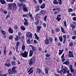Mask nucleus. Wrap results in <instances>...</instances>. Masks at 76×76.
<instances>
[{
  "label": "nucleus",
  "instance_id": "obj_51",
  "mask_svg": "<svg viewBox=\"0 0 76 76\" xmlns=\"http://www.w3.org/2000/svg\"><path fill=\"white\" fill-rule=\"evenodd\" d=\"M20 1L21 3H23V2H25V0H19Z\"/></svg>",
  "mask_w": 76,
  "mask_h": 76
},
{
  "label": "nucleus",
  "instance_id": "obj_35",
  "mask_svg": "<svg viewBox=\"0 0 76 76\" xmlns=\"http://www.w3.org/2000/svg\"><path fill=\"white\" fill-rule=\"evenodd\" d=\"M49 40L50 42H53V38L51 37H50L49 38Z\"/></svg>",
  "mask_w": 76,
  "mask_h": 76
},
{
  "label": "nucleus",
  "instance_id": "obj_52",
  "mask_svg": "<svg viewBox=\"0 0 76 76\" xmlns=\"http://www.w3.org/2000/svg\"><path fill=\"white\" fill-rule=\"evenodd\" d=\"M72 19L74 21H76V17H74L72 18Z\"/></svg>",
  "mask_w": 76,
  "mask_h": 76
},
{
  "label": "nucleus",
  "instance_id": "obj_11",
  "mask_svg": "<svg viewBox=\"0 0 76 76\" xmlns=\"http://www.w3.org/2000/svg\"><path fill=\"white\" fill-rule=\"evenodd\" d=\"M8 72L9 74V75L12 74H13L14 73V72L12 70H11V69H8Z\"/></svg>",
  "mask_w": 76,
  "mask_h": 76
},
{
  "label": "nucleus",
  "instance_id": "obj_32",
  "mask_svg": "<svg viewBox=\"0 0 76 76\" xmlns=\"http://www.w3.org/2000/svg\"><path fill=\"white\" fill-rule=\"evenodd\" d=\"M53 3L55 4H58V2L56 0H54L53 1Z\"/></svg>",
  "mask_w": 76,
  "mask_h": 76
},
{
  "label": "nucleus",
  "instance_id": "obj_31",
  "mask_svg": "<svg viewBox=\"0 0 76 76\" xmlns=\"http://www.w3.org/2000/svg\"><path fill=\"white\" fill-rule=\"evenodd\" d=\"M61 31L63 33H65L66 32V31L64 30V28H63L62 27H61Z\"/></svg>",
  "mask_w": 76,
  "mask_h": 76
},
{
  "label": "nucleus",
  "instance_id": "obj_23",
  "mask_svg": "<svg viewBox=\"0 0 76 76\" xmlns=\"http://www.w3.org/2000/svg\"><path fill=\"white\" fill-rule=\"evenodd\" d=\"M63 64H66V65H69V61H67L65 62H64Z\"/></svg>",
  "mask_w": 76,
  "mask_h": 76
},
{
  "label": "nucleus",
  "instance_id": "obj_14",
  "mask_svg": "<svg viewBox=\"0 0 76 76\" xmlns=\"http://www.w3.org/2000/svg\"><path fill=\"white\" fill-rule=\"evenodd\" d=\"M8 32L10 34H13V31L11 28H10L8 29Z\"/></svg>",
  "mask_w": 76,
  "mask_h": 76
},
{
  "label": "nucleus",
  "instance_id": "obj_64",
  "mask_svg": "<svg viewBox=\"0 0 76 76\" xmlns=\"http://www.w3.org/2000/svg\"><path fill=\"white\" fill-rule=\"evenodd\" d=\"M1 76H7V75H6L5 74H2L1 75Z\"/></svg>",
  "mask_w": 76,
  "mask_h": 76
},
{
  "label": "nucleus",
  "instance_id": "obj_17",
  "mask_svg": "<svg viewBox=\"0 0 76 76\" xmlns=\"http://www.w3.org/2000/svg\"><path fill=\"white\" fill-rule=\"evenodd\" d=\"M37 31L38 32H39V31L41 30V27L40 26H37Z\"/></svg>",
  "mask_w": 76,
  "mask_h": 76
},
{
  "label": "nucleus",
  "instance_id": "obj_46",
  "mask_svg": "<svg viewBox=\"0 0 76 76\" xmlns=\"http://www.w3.org/2000/svg\"><path fill=\"white\" fill-rule=\"evenodd\" d=\"M56 32H59L60 31V28H57L56 29Z\"/></svg>",
  "mask_w": 76,
  "mask_h": 76
},
{
  "label": "nucleus",
  "instance_id": "obj_30",
  "mask_svg": "<svg viewBox=\"0 0 76 76\" xmlns=\"http://www.w3.org/2000/svg\"><path fill=\"white\" fill-rule=\"evenodd\" d=\"M59 53H58V54L59 55H61V54H62V53H63V50H59Z\"/></svg>",
  "mask_w": 76,
  "mask_h": 76
},
{
  "label": "nucleus",
  "instance_id": "obj_8",
  "mask_svg": "<svg viewBox=\"0 0 76 76\" xmlns=\"http://www.w3.org/2000/svg\"><path fill=\"white\" fill-rule=\"evenodd\" d=\"M36 71V73H42V70H41V69L39 68H37Z\"/></svg>",
  "mask_w": 76,
  "mask_h": 76
},
{
  "label": "nucleus",
  "instance_id": "obj_63",
  "mask_svg": "<svg viewBox=\"0 0 76 76\" xmlns=\"http://www.w3.org/2000/svg\"><path fill=\"white\" fill-rule=\"evenodd\" d=\"M74 34H75V35H76V30H75L74 31Z\"/></svg>",
  "mask_w": 76,
  "mask_h": 76
},
{
  "label": "nucleus",
  "instance_id": "obj_3",
  "mask_svg": "<svg viewBox=\"0 0 76 76\" xmlns=\"http://www.w3.org/2000/svg\"><path fill=\"white\" fill-rule=\"evenodd\" d=\"M28 52H26V51H25L24 53H21V55L23 57L26 58L28 57Z\"/></svg>",
  "mask_w": 76,
  "mask_h": 76
},
{
  "label": "nucleus",
  "instance_id": "obj_45",
  "mask_svg": "<svg viewBox=\"0 0 76 76\" xmlns=\"http://www.w3.org/2000/svg\"><path fill=\"white\" fill-rule=\"evenodd\" d=\"M15 69H16L15 67H13L12 69V71H13V72H14V71H15Z\"/></svg>",
  "mask_w": 76,
  "mask_h": 76
},
{
  "label": "nucleus",
  "instance_id": "obj_20",
  "mask_svg": "<svg viewBox=\"0 0 76 76\" xmlns=\"http://www.w3.org/2000/svg\"><path fill=\"white\" fill-rule=\"evenodd\" d=\"M37 8L35 10L36 12H38L39 10V6L37 5Z\"/></svg>",
  "mask_w": 76,
  "mask_h": 76
},
{
  "label": "nucleus",
  "instance_id": "obj_19",
  "mask_svg": "<svg viewBox=\"0 0 76 76\" xmlns=\"http://www.w3.org/2000/svg\"><path fill=\"white\" fill-rule=\"evenodd\" d=\"M40 14L41 15H44L45 14V11L42 10L40 12Z\"/></svg>",
  "mask_w": 76,
  "mask_h": 76
},
{
  "label": "nucleus",
  "instance_id": "obj_10",
  "mask_svg": "<svg viewBox=\"0 0 76 76\" xmlns=\"http://www.w3.org/2000/svg\"><path fill=\"white\" fill-rule=\"evenodd\" d=\"M73 65L72 64H70L69 66L71 72L73 73L75 72V70L73 69Z\"/></svg>",
  "mask_w": 76,
  "mask_h": 76
},
{
  "label": "nucleus",
  "instance_id": "obj_48",
  "mask_svg": "<svg viewBox=\"0 0 76 76\" xmlns=\"http://www.w3.org/2000/svg\"><path fill=\"white\" fill-rule=\"evenodd\" d=\"M72 10H73V9L70 8L68 10V12H72Z\"/></svg>",
  "mask_w": 76,
  "mask_h": 76
},
{
  "label": "nucleus",
  "instance_id": "obj_38",
  "mask_svg": "<svg viewBox=\"0 0 76 76\" xmlns=\"http://www.w3.org/2000/svg\"><path fill=\"white\" fill-rule=\"evenodd\" d=\"M27 44H31V40H30V39H28L27 41Z\"/></svg>",
  "mask_w": 76,
  "mask_h": 76
},
{
  "label": "nucleus",
  "instance_id": "obj_6",
  "mask_svg": "<svg viewBox=\"0 0 76 76\" xmlns=\"http://www.w3.org/2000/svg\"><path fill=\"white\" fill-rule=\"evenodd\" d=\"M26 7V5L25 4H24V5L23 6V11L24 12H28V9Z\"/></svg>",
  "mask_w": 76,
  "mask_h": 76
},
{
  "label": "nucleus",
  "instance_id": "obj_39",
  "mask_svg": "<svg viewBox=\"0 0 76 76\" xmlns=\"http://www.w3.org/2000/svg\"><path fill=\"white\" fill-rule=\"evenodd\" d=\"M47 16L45 15L44 18V21H47Z\"/></svg>",
  "mask_w": 76,
  "mask_h": 76
},
{
  "label": "nucleus",
  "instance_id": "obj_12",
  "mask_svg": "<svg viewBox=\"0 0 76 76\" xmlns=\"http://www.w3.org/2000/svg\"><path fill=\"white\" fill-rule=\"evenodd\" d=\"M49 70V68L48 67L45 68V73L46 74H48V71Z\"/></svg>",
  "mask_w": 76,
  "mask_h": 76
},
{
  "label": "nucleus",
  "instance_id": "obj_26",
  "mask_svg": "<svg viewBox=\"0 0 76 76\" xmlns=\"http://www.w3.org/2000/svg\"><path fill=\"white\" fill-rule=\"evenodd\" d=\"M32 60L33 59L32 58L30 59L29 61V65L30 66L32 64Z\"/></svg>",
  "mask_w": 76,
  "mask_h": 76
},
{
  "label": "nucleus",
  "instance_id": "obj_5",
  "mask_svg": "<svg viewBox=\"0 0 76 76\" xmlns=\"http://www.w3.org/2000/svg\"><path fill=\"white\" fill-rule=\"evenodd\" d=\"M20 45V43H19V41H18L16 44V45L15 47V48H16V50L18 52V53H19V51L18 50V47H19V45Z\"/></svg>",
  "mask_w": 76,
  "mask_h": 76
},
{
  "label": "nucleus",
  "instance_id": "obj_33",
  "mask_svg": "<svg viewBox=\"0 0 76 76\" xmlns=\"http://www.w3.org/2000/svg\"><path fill=\"white\" fill-rule=\"evenodd\" d=\"M70 25L71 27V28H75V26H74V25H73V24L72 23L70 24Z\"/></svg>",
  "mask_w": 76,
  "mask_h": 76
},
{
  "label": "nucleus",
  "instance_id": "obj_28",
  "mask_svg": "<svg viewBox=\"0 0 76 76\" xmlns=\"http://www.w3.org/2000/svg\"><path fill=\"white\" fill-rule=\"evenodd\" d=\"M45 3H44L40 7L41 9H44L45 8Z\"/></svg>",
  "mask_w": 76,
  "mask_h": 76
},
{
  "label": "nucleus",
  "instance_id": "obj_44",
  "mask_svg": "<svg viewBox=\"0 0 76 76\" xmlns=\"http://www.w3.org/2000/svg\"><path fill=\"white\" fill-rule=\"evenodd\" d=\"M29 16L30 17L31 19H33V17H32V14H30V13H29Z\"/></svg>",
  "mask_w": 76,
  "mask_h": 76
},
{
  "label": "nucleus",
  "instance_id": "obj_42",
  "mask_svg": "<svg viewBox=\"0 0 76 76\" xmlns=\"http://www.w3.org/2000/svg\"><path fill=\"white\" fill-rule=\"evenodd\" d=\"M45 56L46 57H48L51 56V54L47 53L46 54Z\"/></svg>",
  "mask_w": 76,
  "mask_h": 76
},
{
  "label": "nucleus",
  "instance_id": "obj_1",
  "mask_svg": "<svg viewBox=\"0 0 76 76\" xmlns=\"http://www.w3.org/2000/svg\"><path fill=\"white\" fill-rule=\"evenodd\" d=\"M67 70H68V68L66 67H65L64 70L62 69L60 71L58 70L57 72L58 73H60V74H65L66 73V72L67 71Z\"/></svg>",
  "mask_w": 76,
  "mask_h": 76
},
{
  "label": "nucleus",
  "instance_id": "obj_50",
  "mask_svg": "<svg viewBox=\"0 0 76 76\" xmlns=\"http://www.w3.org/2000/svg\"><path fill=\"white\" fill-rule=\"evenodd\" d=\"M58 3L59 4H61V0H58Z\"/></svg>",
  "mask_w": 76,
  "mask_h": 76
},
{
  "label": "nucleus",
  "instance_id": "obj_22",
  "mask_svg": "<svg viewBox=\"0 0 76 76\" xmlns=\"http://www.w3.org/2000/svg\"><path fill=\"white\" fill-rule=\"evenodd\" d=\"M36 22L35 23L36 25H37V24H38L39 23V20H38L35 19V20Z\"/></svg>",
  "mask_w": 76,
  "mask_h": 76
},
{
  "label": "nucleus",
  "instance_id": "obj_9",
  "mask_svg": "<svg viewBox=\"0 0 76 76\" xmlns=\"http://www.w3.org/2000/svg\"><path fill=\"white\" fill-rule=\"evenodd\" d=\"M24 19L25 22L24 23V25L25 26H28V20H27L26 18H24Z\"/></svg>",
  "mask_w": 76,
  "mask_h": 76
},
{
  "label": "nucleus",
  "instance_id": "obj_37",
  "mask_svg": "<svg viewBox=\"0 0 76 76\" xmlns=\"http://www.w3.org/2000/svg\"><path fill=\"white\" fill-rule=\"evenodd\" d=\"M59 39L61 42H62V41H63V38H62V37H59Z\"/></svg>",
  "mask_w": 76,
  "mask_h": 76
},
{
  "label": "nucleus",
  "instance_id": "obj_62",
  "mask_svg": "<svg viewBox=\"0 0 76 76\" xmlns=\"http://www.w3.org/2000/svg\"><path fill=\"white\" fill-rule=\"evenodd\" d=\"M67 76H72V75L71 74L69 73L67 75Z\"/></svg>",
  "mask_w": 76,
  "mask_h": 76
},
{
  "label": "nucleus",
  "instance_id": "obj_21",
  "mask_svg": "<svg viewBox=\"0 0 76 76\" xmlns=\"http://www.w3.org/2000/svg\"><path fill=\"white\" fill-rule=\"evenodd\" d=\"M49 43L50 41H49L48 39H46L45 40V43L46 44H48Z\"/></svg>",
  "mask_w": 76,
  "mask_h": 76
},
{
  "label": "nucleus",
  "instance_id": "obj_15",
  "mask_svg": "<svg viewBox=\"0 0 76 76\" xmlns=\"http://www.w3.org/2000/svg\"><path fill=\"white\" fill-rule=\"evenodd\" d=\"M0 2L2 4H5L6 3L4 0H0Z\"/></svg>",
  "mask_w": 76,
  "mask_h": 76
},
{
  "label": "nucleus",
  "instance_id": "obj_47",
  "mask_svg": "<svg viewBox=\"0 0 76 76\" xmlns=\"http://www.w3.org/2000/svg\"><path fill=\"white\" fill-rule=\"evenodd\" d=\"M73 45V43L72 42H70L69 44V46H70L71 47H72Z\"/></svg>",
  "mask_w": 76,
  "mask_h": 76
},
{
  "label": "nucleus",
  "instance_id": "obj_4",
  "mask_svg": "<svg viewBox=\"0 0 76 76\" xmlns=\"http://www.w3.org/2000/svg\"><path fill=\"white\" fill-rule=\"evenodd\" d=\"M26 37L29 38H32V34L30 32H28L26 34Z\"/></svg>",
  "mask_w": 76,
  "mask_h": 76
},
{
  "label": "nucleus",
  "instance_id": "obj_58",
  "mask_svg": "<svg viewBox=\"0 0 76 76\" xmlns=\"http://www.w3.org/2000/svg\"><path fill=\"white\" fill-rule=\"evenodd\" d=\"M72 38L73 39H75L76 38V36H74L72 37Z\"/></svg>",
  "mask_w": 76,
  "mask_h": 76
},
{
  "label": "nucleus",
  "instance_id": "obj_60",
  "mask_svg": "<svg viewBox=\"0 0 76 76\" xmlns=\"http://www.w3.org/2000/svg\"><path fill=\"white\" fill-rule=\"evenodd\" d=\"M12 54V53L10 51L9 53V56H11Z\"/></svg>",
  "mask_w": 76,
  "mask_h": 76
},
{
  "label": "nucleus",
  "instance_id": "obj_55",
  "mask_svg": "<svg viewBox=\"0 0 76 76\" xmlns=\"http://www.w3.org/2000/svg\"><path fill=\"white\" fill-rule=\"evenodd\" d=\"M42 25L44 27V28H45V27H46V24H45V23H43Z\"/></svg>",
  "mask_w": 76,
  "mask_h": 76
},
{
  "label": "nucleus",
  "instance_id": "obj_59",
  "mask_svg": "<svg viewBox=\"0 0 76 76\" xmlns=\"http://www.w3.org/2000/svg\"><path fill=\"white\" fill-rule=\"evenodd\" d=\"M36 38L37 39V40H39V38L38 36H36Z\"/></svg>",
  "mask_w": 76,
  "mask_h": 76
},
{
  "label": "nucleus",
  "instance_id": "obj_40",
  "mask_svg": "<svg viewBox=\"0 0 76 76\" xmlns=\"http://www.w3.org/2000/svg\"><path fill=\"white\" fill-rule=\"evenodd\" d=\"M1 33H2L3 35H5V34H6V32L3 30H2L1 31Z\"/></svg>",
  "mask_w": 76,
  "mask_h": 76
},
{
  "label": "nucleus",
  "instance_id": "obj_24",
  "mask_svg": "<svg viewBox=\"0 0 76 76\" xmlns=\"http://www.w3.org/2000/svg\"><path fill=\"white\" fill-rule=\"evenodd\" d=\"M19 38H20V36H16V37L15 38V41H18V40H19Z\"/></svg>",
  "mask_w": 76,
  "mask_h": 76
},
{
  "label": "nucleus",
  "instance_id": "obj_41",
  "mask_svg": "<svg viewBox=\"0 0 76 76\" xmlns=\"http://www.w3.org/2000/svg\"><path fill=\"white\" fill-rule=\"evenodd\" d=\"M56 20H57L58 22H60V20H61V18H59V17H57L56 18Z\"/></svg>",
  "mask_w": 76,
  "mask_h": 76
},
{
  "label": "nucleus",
  "instance_id": "obj_2",
  "mask_svg": "<svg viewBox=\"0 0 76 76\" xmlns=\"http://www.w3.org/2000/svg\"><path fill=\"white\" fill-rule=\"evenodd\" d=\"M32 49L33 50H31L30 51V53L29 55V57H31L34 53V51H35V48L34 47H32Z\"/></svg>",
  "mask_w": 76,
  "mask_h": 76
},
{
  "label": "nucleus",
  "instance_id": "obj_7",
  "mask_svg": "<svg viewBox=\"0 0 76 76\" xmlns=\"http://www.w3.org/2000/svg\"><path fill=\"white\" fill-rule=\"evenodd\" d=\"M69 57H74L73 52L71 51H69Z\"/></svg>",
  "mask_w": 76,
  "mask_h": 76
},
{
  "label": "nucleus",
  "instance_id": "obj_25",
  "mask_svg": "<svg viewBox=\"0 0 76 76\" xmlns=\"http://www.w3.org/2000/svg\"><path fill=\"white\" fill-rule=\"evenodd\" d=\"M17 4L18 6H20V7H22V6H24V5H23V3H21V4H20L19 3H17Z\"/></svg>",
  "mask_w": 76,
  "mask_h": 76
},
{
  "label": "nucleus",
  "instance_id": "obj_61",
  "mask_svg": "<svg viewBox=\"0 0 76 76\" xmlns=\"http://www.w3.org/2000/svg\"><path fill=\"white\" fill-rule=\"evenodd\" d=\"M42 3V0H39V3Z\"/></svg>",
  "mask_w": 76,
  "mask_h": 76
},
{
  "label": "nucleus",
  "instance_id": "obj_29",
  "mask_svg": "<svg viewBox=\"0 0 76 76\" xmlns=\"http://www.w3.org/2000/svg\"><path fill=\"white\" fill-rule=\"evenodd\" d=\"M6 47H5L4 48V54L5 55L6 54Z\"/></svg>",
  "mask_w": 76,
  "mask_h": 76
},
{
  "label": "nucleus",
  "instance_id": "obj_34",
  "mask_svg": "<svg viewBox=\"0 0 76 76\" xmlns=\"http://www.w3.org/2000/svg\"><path fill=\"white\" fill-rule=\"evenodd\" d=\"M20 28L22 30H23V31H24V30H25V28L23 26H20Z\"/></svg>",
  "mask_w": 76,
  "mask_h": 76
},
{
  "label": "nucleus",
  "instance_id": "obj_53",
  "mask_svg": "<svg viewBox=\"0 0 76 76\" xmlns=\"http://www.w3.org/2000/svg\"><path fill=\"white\" fill-rule=\"evenodd\" d=\"M32 69H33V67L31 68L28 71L27 73H29V72H30V71L32 70Z\"/></svg>",
  "mask_w": 76,
  "mask_h": 76
},
{
  "label": "nucleus",
  "instance_id": "obj_27",
  "mask_svg": "<svg viewBox=\"0 0 76 76\" xmlns=\"http://www.w3.org/2000/svg\"><path fill=\"white\" fill-rule=\"evenodd\" d=\"M11 65L12 66H15L16 65V61H11Z\"/></svg>",
  "mask_w": 76,
  "mask_h": 76
},
{
  "label": "nucleus",
  "instance_id": "obj_16",
  "mask_svg": "<svg viewBox=\"0 0 76 76\" xmlns=\"http://www.w3.org/2000/svg\"><path fill=\"white\" fill-rule=\"evenodd\" d=\"M64 54H63L62 56H61V58H62L61 59V61H62V62H64V61H65V59L64 58Z\"/></svg>",
  "mask_w": 76,
  "mask_h": 76
},
{
  "label": "nucleus",
  "instance_id": "obj_36",
  "mask_svg": "<svg viewBox=\"0 0 76 76\" xmlns=\"http://www.w3.org/2000/svg\"><path fill=\"white\" fill-rule=\"evenodd\" d=\"M24 45V44H23V45L22 46V49L23 51H24L25 50V46Z\"/></svg>",
  "mask_w": 76,
  "mask_h": 76
},
{
  "label": "nucleus",
  "instance_id": "obj_18",
  "mask_svg": "<svg viewBox=\"0 0 76 76\" xmlns=\"http://www.w3.org/2000/svg\"><path fill=\"white\" fill-rule=\"evenodd\" d=\"M12 6L14 9V10H16L17 8V6H16V4H13Z\"/></svg>",
  "mask_w": 76,
  "mask_h": 76
},
{
  "label": "nucleus",
  "instance_id": "obj_57",
  "mask_svg": "<svg viewBox=\"0 0 76 76\" xmlns=\"http://www.w3.org/2000/svg\"><path fill=\"white\" fill-rule=\"evenodd\" d=\"M7 1L8 2H12V1H13V0H7Z\"/></svg>",
  "mask_w": 76,
  "mask_h": 76
},
{
  "label": "nucleus",
  "instance_id": "obj_49",
  "mask_svg": "<svg viewBox=\"0 0 76 76\" xmlns=\"http://www.w3.org/2000/svg\"><path fill=\"white\" fill-rule=\"evenodd\" d=\"M64 23L65 26V27H66V26H67V25L66 24V20L64 21Z\"/></svg>",
  "mask_w": 76,
  "mask_h": 76
},
{
  "label": "nucleus",
  "instance_id": "obj_54",
  "mask_svg": "<svg viewBox=\"0 0 76 76\" xmlns=\"http://www.w3.org/2000/svg\"><path fill=\"white\" fill-rule=\"evenodd\" d=\"M63 37H64V39L66 40V38H67V37H66V35H63Z\"/></svg>",
  "mask_w": 76,
  "mask_h": 76
},
{
  "label": "nucleus",
  "instance_id": "obj_56",
  "mask_svg": "<svg viewBox=\"0 0 76 76\" xmlns=\"http://www.w3.org/2000/svg\"><path fill=\"white\" fill-rule=\"evenodd\" d=\"M14 28L15 29H16L18 28V25H15L14 26Z\"/></svg>",
  "mask_w": 76,
  "mask_h": 76
},
{
  "label": "nucleus",
  "instance_id": "obj_43",
  "mask_svg": "<svg viewBox=\"0 0 76 76\" xmlns=\"http://www.w3.org/2000/svg\"><path fill=\"white\" fill-rule=\"evenodd\" d=\"M9 39L10 40H11V39H13V36L11 35L9 37Z\"/></svg>",
  "mask_w": 76,
  "mask_h": 76
},
{
  "label": "nucleus",
  "instance_id": "obj_13",
  "mask_svg": "<svg viewBox=\"0 0 76 76\" xmlns=\"http://www.w3.org/2000/svg\"><path fill=\"white\" fill-rule=\"evenodd\" d=\"M8 6L9 7V8H8V9H10V10H12V6H13V4H8Z\"/></svg>",
  "mask_w": 76,
  "mask_h": 76
}]
</instances>
